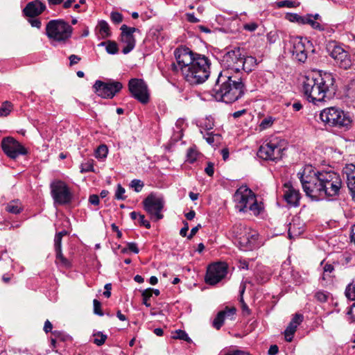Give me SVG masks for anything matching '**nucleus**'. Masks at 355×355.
<instances>
[{
    "mask_svg": "<svg viewBox=\"0 0 355 355\" xmlns=\"http://www.w3.org/2000/svg\"><path fill=\"white\" fill-rule=\"evenodd\" d=\"M279 352V347L277 345H272L270 347L268 354V355H277Z\"/></svg>",
    "mask_w": 355,
    "mask_h": 355,
    "instance_id": "774afa93",
    "label": "nucleus"
},
{
    "mask_svg": "<svg viewBox=\"0 0 355 355\" xmlns=\"http://www.w3.org/2000/svg\"><path fill=\"white\" fill-rule=\"evenodd\" d=\"M99 46H105L106 51L109 54L114 55L118 53L119 49L116 42L107 40L99 44Z\"/></svg>",
    "mask_w": 355,
    "mask_h": 355,
    "instance_id": "cd10ccee",
    "label": "nucleus"
},
{
    "mask_svg": "<svg viewBox=\"0 0 355 355\" xmlns=\"http://www.w3.org/2000/svg\"><path fill=\"white\" fill-rule=\"evenodd\" d=\"M274 119L272 116H268L261 121L260 123V127L261 129H266L270 127L272 125Z\"/></svg>",
    "mask_w": 355,
    "mask_h": 355,
    "instance_id": "a18cd8bd",
    "label": "nucleus"
},
{
    "mask_svg": "<svg viewBox=\"0 0 355 355\" xmlns=\"http://www.w3.org/2000/svg\"><path fill=\"white\" fill-rule=\"evenodd\" d=\"M324 275L322 277L323 279H325L324 276L327 273H331L334 270V267L330 263H326L323 268Z\"/></svg>",
    "mask_w": 355,
    "mask_h": 355,
    "instance_id": "e2e57ef3",
    "label": "nucleus"
},
{
    "mask_svg": "<svg viewBox=\"0 0 355 355\" xmlns=\"http://www.w3.org/2000/svg\"><path fill=\"white\" fill-rule=\"evenodd\" d=\"M128 250L134 252L135 254H138L139 252V250L137 247V245L136 243L131 242L127 243Z\"/></svg>",
    "mask_w": 355,
    "mask_h": 355,
    "instance_id": "680f3d73",
    "label": "nucleus"
},
{
    "mask_svg": "<svg viewBox=\"0 0 355 355\" xmlns=\"http://www.w3.org/2000/svg\"><path fill=\"white\" fill-rule=\"evenodd\" d=\"M90 171H94V166H93L92 163L87 162L81 164L80 172L82 173L90 172Z\"/></svg>",
    "mask_w": 355,
    "mask_h": 355,
    "instance_id": "49530a36",
    "label": "nucleus"
},
{
    "mask_svg": "<svg viewBox=\"0 0 355 355\" xmlns=\"http://www.w3.org/2000/svg\"><path fill=\"white\" fill-rule=\"evenodd\" d=\"M72 26L63 19L50 20L46 26V35L53 46L65 44L71 38Z\"/></svg>",
    "mask_w": 355,
    "mask_h": 355,
    "instance_id": "39448f33",
    "label": "nucleus"
},
{
    "mask_svg": "<svg viewBox=\"0 0 355 355\" xmlns=\"http://www.w3.org/2000/svg\"><path fill=\"white\" fill-rule=\"evenodd\" d=\"M12 104L9 101H5L3 103L2 105L0 107V116H8L11 110Z\"/></svg>",
    "mask_w": 355,
    "mask_h": 355,
    "instance_id": "c9c22d12",
    "label": "nucleus"
},
{
    "mask_svg": "<svg viewBox=\"0 0 355 355\" xmlns=\"http://www.w3.org/2000/svg\"><path fill=\"white\" fill-rule=\"evenodd\" d=\"M314 297L320 302H325L329 298V293L324 291H319L315 293Z\"/></svg>",
    "mask_w": 355,
    "mask_h": 355,
    "instance_id": "a19ab883",
    "label": "nucleus"
},
{
    "mask_svg": "<svg viewBox=\"0 0 355 355\" xmlns=\"http://www.w3.org/2000/svg\"><path fill=\"white\" fill-rule=\"evenodd\" d=\"M284 148L272 141L262 144L257 152V156L264 160L277 161L282 159Z\"/></svg>",
    "mask_w": 355,
    "mask_h": 355,
    "instance_id": "dca6fc26",
    "label": "nucleus"
},
{
    "mask_svg": "<svg viewBox=\"0 0 355 355\" xmlns=\"http://www.w3.org/2000/svg\"><path fill=\"white\" fill-rule=\"evenodd\" d=\"M89 202L94 205H98L100 202L99 196L96 194H92L89 196Z\"/></svg>",
    "mask_w": 355,
    "mask_h": 355,
    "instance_id": "0e129e2a",
    "label": "nucleus"
},
{
    "mask_svg": "<svg viewBox=\"0 0 355 355\" xmlns=\"http://www.w3.org/2000/svg\"><path fill=\"white\" fill-rule=\"evenodd\" d=\"M320 120L326 125L339 128H349L352 119L349 112H345L340 108L330 107L324 109L320 114Z\"/></svg>",
    "mask_w": 355,
    "mask_h": 355,
    "instance_id": "423d86ee",
    "label": "nucleus"
},
{
    "mask_svg": "<svg viewBox=\"0 0 355 355\" xmlns=\"http://www.w3.org/2000/svg\"><path fill=\"white\" fill-rule=\"evenodd\" d=\"M205 172L209 177H212L214 173V165L211 162H208L207 167L205 168Z\"/></svg>",
    "mask_w": 355,
    "mask_h": 355,
    "instance_id": "5fc2aeb1",
    "label": "nucleus"
},
{
    "mask_svg": "<svg viewBox=\"0 0 355 355\" xmlns=\"http://www.w3.org/2000/svg\"><path fill=\"white\" fill-rule=\"evenodd\" d=\"M248 230V229H247L241 223H237L232 226L231 229V232L232 234V236L235 238L236 242L239 241L240 237H242V234H245Z\"/></svg>",
    "mask_w": 355,
    "mask_h": 355,
    "instance_id": "bb28decb",
    "label": "nucleus"
},
{
    "mask_svg": "<svg viewBox=\"0 0 355 355\" xmlns=\"http://www.w3.org/2000/svg\"><path fill=\"white\" fill-rule=\"evenodd\" d=\"M258 238L259 234L256 232L248 229L245 234H242V237H240L237 243L241 250H252L259 246Z\"/></svg>",
    "mask_w": 355,
    "mask_h": 355,
    "instance_id": "6ab92c4d",
    "label": "nucleus"
},
{
    "mask_svg": "<svg viewBox=\"0 0 355 355\" xmlns=\"http://www.w3.org/2000/svg\"><path fill=\"white\" fill-rule=\"evenodd\" d=\"M198 156V152L197 151L196 147H190L187 150V162L192 164L196 161Z\"/></svg>",
    "mask_w": 355,
    "mask_h": 355,
    "instance_id": "473e14b6",
    "label": "nucleus"
},
{
    "mask_svg": "<svg viewBox=\"0 0 355 355\" xmlns=\"http://www.w3.org/2000/svg\"><path fill=\"white\" fill-rule=\"evenodd\" d=\"M175 334L176 335L173 336L174 338L182 340L188 343L191 342V339L189 338L186 331L181 329H178L175 331Z\"/></svg>",
    "mask_w": 355,
    "mask_h": 355,
    "instance_id": "ea45409f",
    "label": "nucleus"
},
{
    "mask_svg": "<svg viewBox=\"0 0 355 355\" xmlns=\"http://www.w3.org/2000/svg\"><path fill=\"white\" fill-rule=\"evenodd\" d=\"M52 334L56 339H60L62 341H65L69 337L67 335H65L64 333L59 331H52Z\"/></svg>",
    "mask_w": 355,
    "mask_h": 355,
    "instance_id": "4d7b16f0",
    "label": "nucleus"
},
{
    "mask_svg": "<svg viewBox=\"0 0 355 355\" xmlns=\"http://www.w3.org/2000/svg\"><path fill=\"white\" fill-rule=\"evenodd\" d=\"M46 9V6L40 0H35L27 3L23 12L27 17H35Z\"/></svg>",
    "mask_w": 355,
    "mask_h": 355,
    "instance_id": "4be33fe9",
    "label": "nucleus"
},
{
    "mask_svg": "<svg viewBox=\"0 0 355 355\" xmlns=\"http://www.w3.org/2000/svg\"><path fill=\"white\" fill-rule=\"evenodd\" d=\"M297 175L307 196L314 200L323 198L322 172H315L311 167H307L302 173H298Z\"/></svg>",
    "mask_w": 355,
    "mask_h": 355,
    "instance_id": "20e7f679",
    "label": "nucleus"
},
{
    "mask_svg": "<svg viewBox=\"0 0 355 355\" xmlns=\"http://www.w3.org/2000/svg\"><path fill=\"white\" fill-rule=\"evenodd\" d=\"M110 17L114 24H119L123 21V15L118 12H112Z\"/></svg>",
    "mask_w": 355,
    "mask_h": 355,
    "instance_id": "09e8293b",
    "label": "nucleus"
},
{
    "mask_svg": "<svg viewBox=\"0 0 355 355\" xmlns=\"http://www.w3.org/2000/svg\"><path fill=\"white\" fill-rule=\"evenodd\" d=\"M125 192V189L120 184H119L117 185V188H116V192H115V198L116 200H125V196H124V193Z\"/></svg>",
    "mask_w": 355,
    "mask_h": 355,
    "instance_id": "79ce46f5",
    "label": "nucleus"
},
{
    "mask_svg": "<svg viewBox=\"0 0 355 355\" xmlns=\"http://www.w3.org/2000/svg\"><path fill=\"white\" fill-rule=\"evenodd\" d=\"M277 6L279 8H293L295 6V2L290 0H284L277 2Z\"/></svg>",
    "mask_w": 355,
    "mask_h": 355,
    "instance_id": "8fccbe9b",
    "label": "nucleus"
},
{
    "mask_svg": "<svg viewBox=\"0 0 355 355\" xmlns=\"http://www.w3.org/2000/svg\"><path fill=\"white\" fill-rule=\"evenodd\" d=\"M327 51L329 55L334 60L335 64L340 68L348 69L351 67L352 63L350 55L340 46L338 45L336 42L329 43Z\"/></svg>",
    "mask_w": 355,
    "mask_h": 355,
    "instance_id": "f8f14e48",
    "label": "nucleus"
},
{
    "mask_svg": "<svg viewBox=\"0 0 355 355\" xmlns=\"http://www.w3.org/2000/svg\"><path fill=\"white\" fill-rule=\"evenodd\" d=\"M307 24L310 25L311 28L319 31H323L325 29V26L321 24L319 21L314 20L312 17H309Z\"/></svg>",
    "mask_w": 355,
    "mask_h": 355,
    "instance_id": "f704fd0d",
    "label": "nucleus"
},
{
    "mask_svg": "<svg viewBox=\"0 0 355 355\" xmlns=\"http://www.w3.org/2000/svg\"><path fill=\"white\" fill-rule=\"evenodd\" d=\"M99 32L103 38L109 37L111 35L110 26L107 21L101 20L98 22Z\"/></svg>",
    "mask_w": 355,
    "mask_h": 355,
    "instance_id": "7c9ffc66",
    "label": "nucleus"
},
{
    "mask_svg": "<svg viewBox=\"0 0 355 355\" xmlns=\"http://www.w3.org/2000/svg\"><path fill=\"white\" fill-rule=\"evenodd\" d=\"M62 239L60 237L55 235L54 248L55 252L56 261H59L63 266L66 268H70L71 266V262L63 256L62 252Z\"/></svg>",
    "mask_w": 355,
    "mask_h": 355,
    "instance_id": "b1692460",
    "label": "nucleus"
},
{
    "mask_svg": "<svg viewBox=\"0 0 355 355\" xmlns=\"http://www.w3.org/2000/svg\"><path fill=\"white\" fill-rule=\"evenodd\" d=\"M346 96L352 100H355V82L354 81L350 82L347 85Z\"/></svg>",
    "mask_w": 355,
    "mask_h": 355,
    "instance_id": "e433bc0d",
    "label": "nucleus"
},
{
    "mask_svg": "<svg viewBox=\"0 0 355 355\" xmlns=\"http://www.w3.org/2000/svg\"><path fill=\"white\" fill-rule=\"evenodd\" d=\"M174 55L182 73L190 85H199L210 75V60L204 55L194 53L187 47H179Z\"/></svg>",
    "mask_w": 355,
    "mask_h": 355,
    "instance_id": "f03ea898",
    "label": "nucleus"
},
{
    "mask_svg": "<svg viewBox=\"0 0 355 355\" xmlns=\"http://www.w3.org/2000/svg\"><path fill=\"white\" fill-rule=\"evenodd\" d=\"M278 38V35L275 32L270 31L267 34V40L269 43H275Z\"/></svg>",
    "mask_w": 355,
    "mask_h": 355,
    "instance_id": "13d9d810",
    "label": "nucleus"
},
{
    "mask_svg": "<svg viewBox=\"0 0 355 355\" xmlns=\"http://www.w3.org/2000/svg\"><path fill=\"white\" fill-rule=\"evenodd\" d=\"M144 187V182L138 179H134L130 183V187L132 188L137 193L140 192Z\"/></svg>",
    "mask_w": 355,
    "mask_h": 355,
    "instance_id": "4c0bfd02",
    "label": "nucleus"
},
{
    "mask_svg": "<svg viewBox=\"0 0 355 355\" xmlns=\"http://www.w3.org/2000/svg\"><path fill=\"white\" fill-rule=\"evenodd\" d=\"M93 337V343L98 346L103 345L107 338V335L103 334L101 331L94 333Z\"/></svg>",
    "mask_w": 355,
    "mask_h": 355,
    "instance_id": "2f4dec72",
    "label": "nucleus"
},
{
    "mask_svg": "<svg viewBox=\"0 0 355 355\" xmlns=\"http://www.w3.org/2000/svg\"><path fill=\"white\" fill-rule=\"evenodd\" d=\"M303 91L308 101L314 104L329 99L337 91L335 75L326 71L310 73L303 82Z\"/></svg>",
    "mask_w": 355,
    "mask_h": 355,
    "instance_id": "7ed1b4c3",
    "label": "nucleus"
},
{
    "mask_svg": "<svg viewBox=\"0 0 355 355\" xmlns=\"http://www.w3.org/2000/svg\"><path fill=\"white\" fill-rule=\"evenodd\" d=\"M122 88L121 83L112 80L107 83L97 80L93 85L94 93L103 98H112Z\"/></svg>",
    "mask_w": 355,
    "mask_h": 355,
    "instance_id": "9b49d317",
    "label": "nucleus"
},
{
    "mask_svg": "<svg viewBox=\"0 0 355 355\" xmlns=\"http://www.w3.org/2000/svg\"><path fill=\"white\" fill-rule=\"evenodd\" d=\"M343 174L346 175L347 183L353 182L351 178H355V165L353 164H346L343 169Z\"/></svg>",
    "mask_w": 355,
    "mask_h": 355,
    "instance_id": "c756f323",
    "label": "nucleus"
},
{
    "mask_svg": "<svg viewBox=\"0 0 355 355\" xmlns=\"http://www.w3.org/2000/svg\"><path fill=\"white\" fill-rule=\"evenodd\" d=\"M1 146L3 153L12 159H17L19 155L28 154L27 149L12 137L3 138Z\"/></svg>",
    "mask_w": 355,
    "mask_h": 355,
    "instance_id": "ddd939ff",
    "label": "nucleus"
},
{
    "mask_svg": "<svg viewBox=\"0 0 355 355\" xmlns=\"http://www.w3.org/2000/svg\"><path fill=\"white\" fill-rule=\"evenodd\" d=\"M304 316L300 313H295L291 321L289 322L284 331L285 340L287 342L293 340V335L296 331L297 327L303 321Z\"/></svg>",
    "mask_w": 355,
    "mask_h": 355,
    "instance_id": "5701e85b",
    "label": "nucleus"
},
{
    "mask_svg": "<svg viewBox=\"0 0 355 355\" xmlns=\"http://www.w3.org/2000/svg\"><path fill=\"white\" fill-rule=\"evenodd\" d=\"M284 187L286 189L284 194V198L286 202L293 207L299 206L300 200V193L299 190L295 189L291 182L284 183Z\"/></svg>",
    "mask_w": 355,
    "mask_h": 355,
    "instance_id": "aec40b11",
    "label": "nucleus"
},
{
    "mask_svg": "<svg viewBox=\"0 0 355 355\" xmlns=\"http://www.w3.org/2000/svg\"><path fill=\"white\" fill-rule=\"evenodd\" d=\"M128 89L131 95L140 103L146 104L148 102V86L143 79H130L128 83Z\"/></svg>",
    "mask_w": 355,
    "mask_h": 355,
    "instance_id": "2eb2a0df",
    "label": "nucleus"
},
{
    "mask_svg": "<svg viewBox=\"0 0 355 355\" xmlns=\"http://www.w3.org/2000/svg\"><path fill=\"white\" fill-rule=\"evenodd\" d=\"M224 355H250V354L242 351V350H234V351H228Z\"/></svg>",
    "mask_w": 355,
    "mask_h": 355,
    "instance_id": "338daca9",
    "label": "nucleus"
},
{
    "mask_svg": "<svg viewBox=\"0 0 355 355\" xmlns=\"http://www.w3.org/2000/svg\"><path fill=\"white\" fill-rule=\"evenodd\" d=\"M50 189L54 204L65 205L71 202L73 194L64 181L54 180L50 184Z\"/></svg>",
    "mask_w": 355,
    "mask_h": 355,
    "instance_id": "1a4fd4ad",
    "label": "nucleus"
},
{
    "mask_svg": "<svg viewBox=\"0 0 355 355\" xmlns=\"http://www.w3.org/2000/svg\"><path fill=\"white\" fill-rule=\"evenodd\" d=\"M227 273V265L224 262H217L209 265L205 277V282L215 285L220 282Z\"/></svg>",
    "mask_w": 355,
    "mask_h": 355,
    "instance_id": "4468645a",
    "label": "nucleus"
},
{
    "mask_svg": "<svg viewBox=\"0 0 355 355\" xmlns=\"http://www.w3.org/2000/svg\"><path fill=\"white\" fill-rule=\"evenodd\" d=\"M258 27V25L255 22H250L248 24H245L243 25V28L245 31H248L250 32L254 31Z\"/></svg>",
    "mask_w": 355,
    "mask_h": 355,
    "instance_id": "bf43d9fd",
    "label": "nucleus"
},
{
    "mask_svg": "<svg viewBox=\"0 0 355 355\" xmlns=\"http://www.w3.org/2000/svg\"><path fill=\"white\" fill-rule=\"evenodd\" d=\"M69 66H73L74 64H78L81 58L78 55L72 54L69 57Z\"/></svg>",
    "mask_w": 355,
    "mask_h": 355,
    "instance_id": "6e6d98bb",
    "label": "nucleus"
},
{
    "mask_svg": "<svg viewBox=\"0 0 355 355\" xmlns=\"http://www.w3.org/2000/svg\"><path fill=\"white\" fill-rule=\"evenodd\" d=\"M241 70L245 72H250L252 70V67L257 65V59L252 56L245 57L243 55Z\"/></svg>",
    "mask_w": 355,
    "mask_h": 355,
    "instance_id": "a878e982",
    "label": "nucleus"
},
{
    "mask_svg": "<svg viewBox=\"0 0 355 355\" xmlns=\"http://www.w3.org/2000/svg\"><path fill=\"white\" fill-rule=\"evenodd\" d=\"M248 209L252 211L254 215H259L260 214L261 208L260 205H259L255 196H254V200H251V202L248 206Z\"/></svg>",
    "mask_w": 355,
    "mask_h": 355,
    "instance_id": "58836bf2",
    "label": "nucleus"
},
{
    "mask_svg": "<svg viewBox=\"0 0 355 355\" xmlns=\"http://www.w3.org/2000/svg\"><path fill=\"white\" fill-rule=\"evenodd\" d=\"M235 307L226 306L223 310L219 311L213 321V327L217 330L220 329L224 324L225 318L233 320L236 314Z\"/></svg>",
    "mask_w": 355,
    "mask_h": 355,
    "instance_id": "412c9836",
    "label": "nucleus"
},
{
    "mask_svg": "<svg viewBox=\"0 0 355 355\" xmlns=\"http://www.w3.org/2000/svg\"><path fill=\"white\" fill-rule=\"evenodd\" d=\"M164 203L163 197L157 196L153 193H150L142 202L144 209L155 221H158L164 218L162 211Z\"/></svg>",
    "mask_w": 355,
    "mask_h": 355,
    "instance_id": "9d476101",
    "label": "nucleus"
},
{
    "mask_svg": "<svg viewBox=\"0 0 355 355\" xmlns=\"http://www.w3.org/2000/svg\"><path fill=\"white\" fill-rule=\"evenodd\" d=\"M108 153V148L105 144L100 145L96 150V157L97 158H105Z\"/></svg>",
    "mask_w": 355,
    "mask_h": 355,
    "instance_id": "72a5a7b5",
    "label": "nucleus"
},
{
    "mask_svg": "<svg viewBox=\"0 0 355 355\" xmlns=\"http://www.w3.org/2000/svg\"><path fill=\"white\" fill-rule=\"evenodd\" d=\"M141 296L143 297V304L146 306L150 307L151 304L148 302V300L152 297V294L150 293V289H145L142 291Z\"/></svg>",
    "mask_w": 355,
    "mask_h": 355,
    "instance_id": "37998d69",
    "label": "nucleus"
},
{
    "mask_svg": "<svg viewBox=\"0 0 355 355\" xmlns=\"http://www.w3.org/2000/svg\"><path fill=\"white\" fill-rule=\"evenodd\" d=\"M300 15L297 13H287L286 16V19L290 21L291 22H295L298 24L299 22Z\"/></svg>",
    "mask_w": 355,
    "mask_h": 355,
    "instance_id": "864d4df0",
    "label": "nucleus"
},
{
    "mask_svg": "<svg viewBox=\"0 0 355 355\" xmlns=\"http://www.w3.org/2000/svg\"><path fill=\"white\" fill-rule=\"evenodd\" d=\"M323 198L339 196L343 189V182L340 175L333 171H322V180Z\"/></svg>",
    "mask_w": 355,
    "mask_h": 355,
    "instance_id": "6e6552de",
    "label": "nucleus"
},
{
    "mask_svg": "<svg viewBox=\"0 0 355 355\" xmlns=\"http://www.w3.org/2000/svg\"><path fill=\"white\" fill-rule=\"evenodd\" d=\"M28 21L33 27H36L37 28H40V27L42 26L41 21L37 18L31 17V19H30L28 20Z\"/></svg>",
    "mask_w": 355,
    "mask_h": 355,
    "instance_id": "052dcab7",
    "label": "nucleus"
},
{
    "mask_svg": "<svg viewBox=\"0 0 355 355\" xmlns=\"http://www.w3.org/2000/svg\"><path fill=\"white\" fill-rule=\"evenodd\" d=\"M93 305H94V313L96 315H100V316H103V312L101 310V302L98 301L96 299H94L93 300Z\"/></svg>",
    "mask_w": 355,
    "mask_h": 355,
    "instance_id": "c03bdc74",
    "label": "nucleus"
},
{
    "mask_svg": "<svg viewBox=\"0 0 355 355\" xmlns=\"http://www.w3.org/2000/svg\"><path fill=\"white\" fill-rule=\"evenodd\" d=\"M234 198L239 211L245 212L251 200H254V193L246 186L241 187L235 192Z\"/></svg>",
    "mask_w": 355,
    "mask_h": 355,
    "instance_id": "f3484780",
    "label": "nucleus"
},
{
    "mask_svg": "<svg viewBox=\"0 0 355 355\" xmlns=\"http://www.w3.org/2000/svg\"><path fill=\"white\" fill-rule=\"evenodd\" d=\"M292 49L293 59L300 63H304L311 56L310 53H315L313 43L306 37H292L289 41Z\"/></svg>",
    "mask_w": 355,
    "mask_h": 355,
    "instance_id": "0eeeda50",
    "label": "nucleus"
},
{
    "mask_svg": "<svg viewBox=\"0 0 355 355\" xmlns=\"http://www.w3.org/2000/svg\"><path fill=\"white\" fill-rule=\"evenodd\" d=\"M345 295L350 300H355V279L349 284L345 289ZM355 311V303L352 306L349 311L347 312L348 315H352V322H355V315L354 312Z\"/></svg>",
    "mask_w": 355,
    "mask_h": 355,
    "instance_id": "393cba45",
    "label": "nucleus"
},
{
    "mask_svg": "<svg viewBox=\"0 0 355 355\" xmlns=\"http://www.w3.org/2000/svg\"><path fill=\"white\" fill-rule=\"evenodd\" d=\"M139 223L140 226H144L146 229H150L151 227L150 222L145 219V216L144 214H141V215H139Z\"/></svg>",
    "mask_w": 355,
    "mask_h": 355,
    "instance_id": "3c124183",
    "label": "nucleus"
},
{
    "mask_svg": "<svg viewBox=\"0 0 355 355\" xmlns=\"http://www.w3.org/2000/svg\"><path fill=\"white\" fill-rule=\"evenodd\" d=\"M6 209L9 213L18 214L22 211V207L18 200H13L7 205Z\"/></svg>",
    "mask_w": 355,
    "mask_h": 355,
    "instance_id": "c85d7f7f",
    "label": "nucleus"
},
{
    "mask_svg": "<svg viewBox=\"0 0 355 355\" xmlns=\"http://www.w3.org/2000/svg\"><path fill=\"white\" fill-rule=\"evenodd\" d=\"M202 126L207 130L213 129L214 126L213 119L211 118H207Z\"/></svg>",
    "mask_w": 355,
    "mask_h": 355,
    "instance_id": "603ef678",
    "label": "nucleus"
},
{
    "mask_svg": "<svg viewBox=\"0 0 355 355\" xmlns=\"http://www.w3.org/2000/svg\"><path fill=\"white\" fill-rule=\"evenodd\" d=\"M243 55L239 47L223 55L221 64L225 69L220 72L213 88L217 101L232 103L244 95L246 88L241 72Z\"/></svg>",
    "mask_w": 355,
    "mask_h": 355,
    "instance_id": "f257e3e1",
    "label": "nucleus"
},
{
    "mask_svg": "<svg viewBox=\"0 0 355 355\" xmlns=\"http://www.w3.org/2000/svg\"><path fill=\"white\" fill-rule=\"evenodd\" d=\"M186 19L190 23H197L200 19L196 18L193 13H186Z\"/></svg>",
    "mask_w": 355,
    "mask_h": 355,
    "instance_id": "69168bd1",
    "label": "nucleus"
},
{
    "mask_svg": "<svg viewBox=\"0 0 355 355\" xmlns=\"http://www.w3.org/2000/svg\"><path fill=\"white\" fill-rule=\"evenodd\" d=\"M353 182H347V187L352 196V200L355 201V178H351Z\"/></svg>",
    "mask_w": 355,
    "mask_h": 355,
    "instance_id": "de8ad7c7",
    "label": "nucleus"
},
{
    "mask_svg": "<svg viewBox=\"0 0 355 355\" xmlns=\"http://www.w3.org/2000/svg\"><path fill=\"white\" fill-rule=\"evenodd\" d=\"M120 30L121 33V41L126 45L123 48L122 53L123 54L129 53L135 46L136 40L133 33L136 31H139L138 28L134 27H128L125 24H123Z\"/></svg>",
    "mask_w": 355,
    "mask_h": 355,
    "instance_id": "a211bd4d",
    "label": "nucleus"
}]
</instances>
